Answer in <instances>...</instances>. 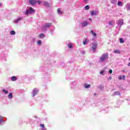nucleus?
<instances>
[{"mask_svg": "<svg viewBox=\"0 0 130 130\" xmlns=\"http://www.w3.org/2000/svg\"><path fill=\"white\" fill-rule=\"evenodd\" d=\"M9 99H12L13 98V94L12 93H10L8 95Z\"/></svg>", "mask_w": 130, "mask_h": 130, "instance_id": "393cba45", "label": "nucleus"}, {"mask_svg": "<svg viewBox=\"0 0 130 130\" xmlns=\"http://www.w3.org/2000/svg\"><path fill=\"white\" fill-rule=\"evenodd\" d=\"M129 60H130V58H129Z\"/></svg>", "mask_w": 130, "mask_h": 130, "instance_id": "c03bdc74", "label": "nucleus"}, {"mask_svg": "<svg viewBox=\"0 0 130 130\" xmlns=\"http://www.w3.org/2000/svg\"><path fill=\"white\" fill-rule=\"evenodd\" d=\"M104 71H102L101 72H100V75H102V76H104Z\"/></svg>", "mask_w": 130, "mask_h": 130, "instance_id": "473e14b6", "label": "nucleus"}, {"mask_svg": "<svg viewBox=\"0 0 130 130\" xmlns=\"http://www.w3.org/2000/svg\"><path fill=\"white\" fill-rule=\"evenodd\" d=\"M17 77H16V76H13V77H12L11 78V81H12L13 82H14L15 81H17Z\"/></svg>", "mask_w": 130, "mask_h": 130, "instance_id": "dca6fc26", "label": "nucleus"}, {"mask_svg": "<svg viewBox=\"0 0 130 130\" xmlns=\"http://www.w3.org/2000/svg\"><path fill=\"white\" fill-rule=\"evenodd\" d=\"M10 34H11V35H15V34H16V31H15L14 30H11L10 31Z\"/></svg>", "mask_w": 130, "mask_h": 130, "instance_id": "cd10ccee", "label": "nucleus"}, {"mask_svg": "<svg viewBox=\"0 0 130 130\" xmlns=\"http://www.w3.org/2000/svg\"><path fill=\"white\" fill-rule=\"evenodd\" d=\"M37 3L39 5H40V4H41V1H38Z\"/></svg>", "mask_w": 130, "mask_h": 130, "instance_id": "4c0bfd02", "label": "nucleus"}, {"mask_svg": "<svg viewBox=\"0 0 130 130\" xmlns=\"http://www.w3.org/2000/svg\"><path fill=\"white\" fill-rule=\"evenodd\" d=\"M108 58H109V55L107 53H105L99 57V62H100V63H106Z\"/></svg>", "mask_w": 130, "mask_h": 130, "instance_id": "f257e3e1", "label": "nucleus"}, {"mask_svg": "<svg viewBox=\"0 0 130 130\" xmlns=\"http://www.w3.org/2000/svg\"><path fill=\"white\" fill-rule=\"evenodd\" d=\"M83 1L85 3H88L89 2V0H83Z\"/></svg>", "mask_w": 130, "mask_h": 130, "instance_id": "c9c22d12", "label": "nucleus"}, {"mask_svg": "<svg viewBox=\"0 0 130 130\" xmlns=\"http://www.w3.org/2000/svg\"><path fill=\"white\" fill-rule=\"evenodd\" d=\"M43 5L44 6H45V7H47V8L49 7V4H48L47 2H44Z\"/></svg>", "mask_w": 130, "mask_h": 130, "instance_id": "5701e85b", "label": "nucleus"}, {"mask_svg": "<svg viewBox=\"0 0 130 130\" xmlns=\"http://www.w3.org/2000/svg\"><path fill=\"white\" fill-rule=\"evenodd\" d=\"M109 73L110 74H111L112 73V70H110L109 71Z\"/></svg>", "mask_w": 130, "mask_h": 130, "instance_id": "e433bc0d", "label": "nucleus"}, {"mask_svg": "<svg viewBox=\"0 0 130 130\" xmlns=\"http://www.w3.org/2000/svg\"><path fill=\"white\" fill-rule=\"evenodd\" d=\"M117 24L119 26V27H121L122 25H123V19H119L117 20Z\"/></svg>", "mask_w": 130, "mask_h": 130, "instance_id": "39448f33", "label": "nucleus"}, {"mask_svg": "<svg viewBox=\"0 0 130 130\" xmlns=\"http://www.w3.org/2000/svg\"><path fill=\"white\" fill-rule=\"evenodd\" d=\"M120 43H124V41L123 40V39L120 38Z\"/></svg>", "mask_w": 130, "mask_h": 130, "instance_id": "2f4dec72", "label": "nucleus"}, {"mask_svg": "<svg viewBox=\"0 0 130 130\" xmlns=\"http://www.w3.org/2000/svg\"><path fill=\"white\" fill-rule=\"evenodd\" d=\"M110 2H111V4H112V5L116 6V4H117V2H118V0H111Z\"/></svg>", "mask_w": 130, "mask_h": 130, "instance_id": "f8f14e48", "label": "nucleus"}, {"mask_svg": "<svg viewBox=\"0 0 130 130\" xmlns=\"http://www.w3.org/2000/svg\"><path fill=\"white\" fill-rule=\"evenodd\" d=\"M90 32L91 33V34L92 35H93V37H96V36L97 35L95 32H94V31H93V30H91L90 31Z\"/></svg>", "mask_w": 130, "mask_h": 130, "instance_id": "bb28decb", "label": "nucleus"}, {"mask_svg": "<svg viewBox=\"0 0 130 130\" xmlns=\"http://www.w3.org/2000/svg\"><path fill=\"white\" fill-rule=\"evenodd\" d=\"M84 9H85V10H86V11H88V10H89L90 9V6H89V5L86 6L84 7Z\"/></svg>", "mask_w": 130, "mask_h": 130, "instance_id": "a878e982", "label": "nucleus"}, {"mask_svg": "<svg viewBox=\"0 0 130 130\" xmlns=\"http://www.w3.org/2000/svg\"><path fill=\"white\" fill-rule=\"evenodd\" d=\"M96 95V94L95 93H94V96Z\"/></svg>", "mask_w": 130, "mask_h": 130, "instance_id": "37998d69", "label": "nucleus"}, {"mask_svg": "<svg viewBox=\"0 0 130 130\" xmlns=\"http://www.w3.org/2000/svg\"><path fill=\"white\" fill-rule=\"evenodd\" d=\"M4 122V117L2 116H0V124H2Z\"/></svg>", "mask_w": 130, "mask_h": 130, "instance_id": "412c9836", "label": "nucleus"}, {"mask_svg": "<svg viewBox=\"0 0 130 130\" xmlns=\"http://www.w3.org/2000/svg\"><path fill=\"white\" fill-rule=\"evenodd\" d=\"M41 130H46V129L45 128V127H44V128H42Z\"/></svg>", "mask_w": 130, "mask_h": 130, "instance_id": "58836bf2", "label": "nucleus"}, {"mask_svg": "<svg viewBox=\"0 0 130 130\" xmlns=\"http://www.w3.org/2000/svg\"><path fill=\"white\" fill-rule=\"evenodd\" d=\"M70 85L72 89H75V88L76 87V82H75L71 83Z\"/></svg>", "mask_w": 130, "mask_h": 130, "instance_id": "2eb2a0df", "label": "nucleus"}, {"mask_svg": "<svg viewBox=\"0 0 130 130\" xmlns=\"http://www.w3.org/2000/svg\"><path fill=\"white\" fill-rule=\"evenodd\" d=\"M89 21H92V19L91 18H89Z\"/></svg>", "mask_w": 130, "mask_h": 130, "instance_id": "a19ab883", "label": "nucleus"}, {"mask_svg": "<svg viewBox=\"0 0 130 130\" xmlns=\"http://www.w3.org/2000/svg\"><path fill=\"white\" fill-rule=\"evenodd\" d=\"M35 13V10L33 9L32 7H29L28 9L25 12V15H29V14H34Z\"/></svg>", "mask_w": 130, "mask_h": 130, "instance_id": "f03ea898", "label": "nucleus"}, {"mask_svg": "<svg viewBox=\"0 0 130 130\" xmlns=\"http://www.w3.org/2000/svg\"><path fill=\"white\" fill-rule=\"evenodd\" d=\"M116 95H120L119 91H115L113 93V96H116Z\"/></svg>", "mask_w": 130, "mask_h": 130, "instance_id": "a211bd4d", "label": "nucleus"}, {"mask_svg": "<svg viewBox=\"0 0 130 130\" xmlns=\"http://www.w3.org/2000/svg\"><path fill=\"white\" fill-rule=\"evenodd\" d=\"M40 126H41V127H42V128H43L44 127V124H41Z\"/></svg>", "mask_w": 130, "mask_h": 130, "instance_id": "f704fd0d", "label": "nucleus"}, {"mask_svg": "<svg viewBox=\"0 0 130 130\" xmlns=\"http://www.w3.org/2000/svg\"><path fill=\"white\" fill-rule=\"evenodd\" d=\"M126 9L127 11H129V10H130V4H127L126 5Z\"/></svg>", "mask_w": 130, "mask_h": 130, "instance_id": "4be33fe9", "label": "nucleus"}, {"mask_svg": "<svg viewBox=\"0 0 130 130\" xmlns=\"http://www.w3.org/2000/svg\"><path fill=\"white\" fill-rule=\"evenodd\" d=\"M37 94H38V88L34 89L32 92V97H34V96H36Z\"/></svg>", "mask_w": 130, "mask_h": 130, "instance_id": "423d86ee", "label": "nucleus"}, {"mask_svg": "<svg viewBox=\"0 0 130 130\" xmlns=\"http://www.w3.org/2000/svg\"><path fill=\"white\" fill-rule=\"evenodd\" d=\"M2 6V4L1 3H0V7Z\"/></svg>", "mask_w": 130, "mask_h": 130, "instance_id": "79ce46f5", "label": "nucleus"}, {"mask_svg": "<svg viewBox=\"0 0 130 130\" xmlns=\"http://www.w3.org/2000/svg\"><path fill=\"white\" fill-rule=\"evenodd\" d=\"M22 20H23V17H18L16 19H15L14 22V23L17 24V23H19V22H20V21H22Z\"/></svg>", "mask_w": 130, "mask_h": 130, "instance_id": "1a4fd4ad", "label": "nucleus"}, {"mask_svg": "<svg viewBox=\"0 0 130 130\" xmlns=\"http://www.w3.org/2000/svg\"><path fill=\"white\" fill-rule=\"evenodd\" d=\"M3 92L5 93V94H8V90H6L5 89H3Z\"/></svg>", "mask_w": 130, "mask_h": 130, "instance_id": "7c9ffc66", "label": "nucleus"}, {"mask_svg": "<svg viewBox=\"0 0 130 130\" xmlns=\"http://www.w3.org/2000/svg\"><path fill=\"white\" fill-rule=\"evenodd\" d=\"M57 14L58 15H62V11H60V9H57Z\"/></svg>", "mask_w": 130, "mask_h": 130, "instance_id": "aec40b11", "label": "nucleus"}, {"mask_svg": "<svg viewBox=\"0 0 130 130\" xmlns=\"http://www.w3.org/2000/svg\"><path fill=\"white\" fill-rule=\"evenodd\" d=\"M88 42H89V40L87 39H85L83 41V43L84 45H86L88 44Z\"/></svg>", "mask_w": 130, "mask_h": 130, "instance_id": "f3484780", "label": "nucleus"}, {"mask_svg": "<svg viewBox=\"0 0 130 130\" xmlns=\"http://www.w3.org/2000/svg\"><path fill=\"white\" fill-rule=\"evenodd\" d=\"M114 24H115V21H114V20L109 21V25L110 26V28H113V27H114Z\"/></svg>", "mask_w": 130, "mask_h": 130, "instance_id": "0eeeda50", "label": "nucleus"}, {"mask_svg": "<svg viewBox=\"0 0 130 130\" xmlns=\"http://www.w3.org/2000/svg\"><path fill=\"white\" fill-rule=\"evenodd\" d=\"M98 14H99V11L96 10L92 11L90 13L91 16H96V15H98Z\"/></svg>", "mask_w": 130, "mask_h": 130, "instance_id": "6e6552de", "label": "nucleus"}, {"mask_svg": "<svg viewBox=\"0 0 130 130\" xmlns=\"http://www.w3.org/2000/svg\"><path fill=\"white\" fill-rule=\"evenodd\" d=\"M97 46H98V45L97 44V43H93L92 44V46L91 47V49H92V50H93V52H95L96 51Z\"/></svg>", "mask_w": 130, "mask_h": 130, "instance_id": "20e7f679", "label": "nucleus"}, {"mask_svg": "<svg viewBox=\"0 0 130 130\" xmlns=\"http://www.w3.org/2000/svg\"><path fill=\"white\" fill-rule=\"evenodd\" d=\"M29 4H30L31 6H34L37 1V0H29Z\"/></svg>", "mask_w": 130, "mask_h": 130, "instance_id": "9b49d317", "label": "nucleus"}, {"mask_svg": "<svg viewBox=\"0 0 130 130\" xmlns=\"http://www.w3.org/2000/svg\"><path fill=\"white\" fill-rule=\"evenodd\" d=\"M114 52L115 53H118V54H120V51H119V50H116L114 51Z\"/></svg>", "mask_w": 130, "mask_h": 130, "instance_id": "c85d7f7f", "label": "nucleus"}, {"mask_svg": "<svg viewBox=\"0 0 130 130\" xmlns=\"http://www.w3.org/2000/svg\"><path fill=\"white\" fill-rule=\"evenodd\" d=\"M117 5L118 7H122L123 6V2L118 1Z\"/></svg>", "mask_w": 130, "mask_h": 130, "instance_id": "4468645a", "label": "nucleus"}, {"mask_svg": "<svg viewBox=\"0 0 130 130\" xmlns=\"http://www.w3.org/2000/svg\"><path fill=\"white\" fill-rule=\"evenodd\" d=\"M84 88L86 89H88V88H90L91 87V85L90 84H84Z\"/></svg>", "mask_w": 130, "mask_h": 130, "instance_id": "6ab92c4d", "label": "nucleus"}, {"mask_svg": "<svg viewBox=\"0 0 130 130\" xmlns=\"http://www.w3.org/2000/svg\"><path fill=\"white\" fill-rule=\"evenodd\" d=\"M112 79V77H110L109 78V80H111Z\"/></svg>", "mask_w": 130, "mask_h": 130, "instance_id": "ea45409f", "label": "nucleus"}, {"mask_svg": "<svg viewBox=\"0 0 130 130\" xmlns=\"http://www.w3.org/2000/svg\"><path fill=\"white\" fill-rule=\"evenodd\" d=\"M118 79L120 80H125V76H124V75H123V76L120 75V76H118Z\"/></svg>", "mask_w": 130, "mask_h": 130, "instance_id": "ddd939ff", "label": "nucleus"}, {"mask_svg": "<svg viewBox=\"0 0 130 130\" xmlns=\"http://www.w3.org/2000/svg\"><path fill=\"white\" fill-rule=\"evenodd\" d=\"M38 45H41V41H39L38 42Z\"/></svg>", "mask_w": 130, "mask_h": 130, "instance_id": "72a5a7b5", "label": "nucleus"}, {"mask_svg": "<svg viewBox=\"0 0 130 130\" xmlns=\"http://www.w3.org/2000/svg\"><path fill=\"white\" fill-rule=\"evenodd\" d=\"M69 48H73V45L71 43H70L68 45Z\"/></svg>", "mask_w": 130, "mask_h": 130, "instance_id": "c756f323", "label": "nucleus"}, {"mask_svg": "<svg viewBox=\"0 0 130 130\" xmlns=\"http://www.w3.org/2000/svg\"><path fill=\"white\" fill-rule=\"evenodd\" d=\"M82 27H86L87 25H89V22L87 21H84L81 23Z\"/></svg>", "mask_w": 130, "mask_h": 130, "instance_id": "9d476101", "label": "nucleus"}, {"mask_svg": "<svg viewBox=\"0 0 130 130\" xmlns=\"http://www.w3.org/2000/svg\"><path fill=\"white\" fill-rule=\"evenodd\" d=\"M51 26V23H46L42 27V30L43 31H46L47 30V28H49Z\"/></svg>", "mask_w": 130, "mask_h": 130, "instance_id": "7ed1b4c3", "label": "nucleus"}, {"mask_svg": "<svg viewBox=\"0 0 130 130\" xmlns=\"http://www.w3.org/2000/svg\"><path fill=\"white\" fill-rule=\"evenodd\" d=\"M39 37H40V38H43L45 37V35H44V34H40L39 35Z\"/></svg>", "mask_w": 130, "mask_h": 130, "instance_id": "b1692460", "label": "nucleus"}]
</instances>
